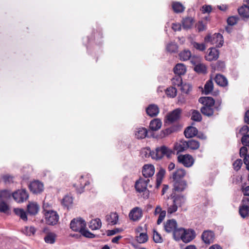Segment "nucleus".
I'll return each mask as SVG.
<instances>
[{
	"mask_svg": "<svg viewBox=\"0 0 249 249\" xmlns=\"http://www.w3.org/2000/svg\"><path fill=\"white\" fill-rule=\"evenodd\" d=\"M198 102L202 105L200 109L201 113L207 117H211L218 115V112L221 109V101H218L215 103V100L212 97H201Z\"/></svg>",
	"mask_w": 249,
	"mask_h": 249,
	"instance_id": "nucleus-1",
	"label": "nucleus"
},
{
	"mask_svg": "<svg viewBox=\"0 0 249 249\" xmlns=\"http://www.w3.org/2000/svg\"><path fill=\"white\" fill-rule=\"evenodd\" d=\"M149 152V156H151L153 159L160 160L163 157L165 156L167 158H170L173 153V151L168 147L165 145H162L158 147L155 151H151L150 148H147Z\"/></svg>",
	"mask_w": 249,
	"mask_h": 249,
	"instance_id": "nucleus-2",
	"label": "nucleus"
},
{
	"mask_svg": "<svg viewBox=\"0 0 249 249\" xmlns=\"http://www.w3.org/2000/svg\"><path fill=\"white\" fill-rule=\"evenodd\" d=\"M150 179L147 178V179H143L142 178H140L139 180H137L135 187L137 192L140 193H143V197L144 199H147L149 196V191L147 189V187L150 188L152 187V184H149Z\"/></svg>",
	"mask_w": 249,
	"mask_h": 249,
	"instance_id": "nucleus-3",
	"label": "nucleus"
},
{
	"mask_svg": "<svg viewBox=\"0 0 249 249\" xmlns=\"http://www.w3.org/2000/svg\"><path fill=\"white\" fill-rule=\"evenodd\" d=\"M171 198L172 202L167 209V213L169 214L175 213L178 210V206H181L184 202V197L183 196L174 195L171 196Z\"/></svg>",
	"mask_w": 249,
	"mask_h": 249,
	"instance_id": "nucleus-4",
	"label": "nucleus"
},
{
	"mask_svg": "<svg viewBox=\"0 0 249 249\" xmlns=\"http://www.w3.org/2000/svg\"><path fill=\"white\" fill-rule=\"evenodd\" d=\"M44 215L47 224L53 226L58 223L59 217L56 212L52 210L46 211Z\"/></svg>",
	"mask_w": 249,
	"mask_h": 249,
	"instance_id": "nucleus-5",
	"label": "nucleus"
},
{
	"mask_svg": "<svg viewBox=\"0 0 249 249\" xmlns=\"http://www.w3.org/2000/svg\"><path fill=\"white\" fill-rule=\"evenodd\" d=\"M239 213L243 218L248 216L249 213V198L243 197L239 207Z\"/></svg>",
	"mask_w": 249,
	"mask_h": 249,
	"instance_id": "nucleus-6",
	"label": "nucleus"
},
{
	"mask_svg": "<svg viewBox=\"0 0 249 249\" xmlns=\"http://www.w3.org/2000/svg\"><path fill=\"white\" fill-rule=\"evenodd\" d=\"M178 161L186 167L192 166L194 163V158L189 154L178 155Z\"/></svg>",
	"mask_w": 249,
	"mask_h": 249,
	"instance_id": "nucleus-7",
	"label": "nucleus"
},
{
	"mask_svg": "<svg viewBox=\"0 0 249 249\" xmlns=\"http://www.w3.org/2000/svg\"><path fill=\"white\" fill-rule=\"evenodd\" d=\"M143 213L142 209L136 207L133 208L129 213V217L133 221H138L142 217Z\"/></svg>",
	"mask_w": 249,
	"mask_h": 249,
	"instance_id": "nucleus-8",
	"label": "nucleus"
},
{
	"mask_svg": "<svg viewBox=\"0 0 249 249\" xmlns=\"http://www.w3.org/2000/svg\"><path fill=\"white\" fill-rule=\"evenodd\" d=\"M13 197L17 202H23L28 198V194L24 189L18 190L13 193Z\"/></svg>",
	"mask_w": 249,
	"mask_h": 249,
	"instance_id": "nucleus-9",
	"label": "nucleus"
},
{
	"mask_svg": "<svg viewBox=\"0 0 249 249\" xmlns=\"http://www.w3.org/2000/svg\"><path fill=\"white\" fill-rule=\"evenodd\" d=\"M215 238L214 233L210 230L204 231L201 235V239L205 244L210 245L213 242Z\"/></svg>",
	"mask_w": 249,
	"mask_h": 249,
	"instance_id": "nucleus-10",
	"label": "nucleus"
},
{
	"mask_svg": "<svg viewBox=\"0 0 249 249\" xmlns=\"http://www.w3.org/2000/svg\"><path fill=\"white\" fill-rule=\"evenodd\" d=\"M85 221L80 217H79V223L81 224H83V226L82 225L81 228L79 230V232L83 236L88 238H93L96 237V235L93 234L90 232L87 229L85 228L86 223Z\"/></svg>",
	"mask_w": 249,
	"mask_h": 249,
	"instance_id": "nucleus-11",
	"label": "nucleus"
},
{
	"mask_svg": "<svg viewBox=\"0 0 249 249\" xmlns=\"http://www.w3.org/2000/svg\"><path fill=\"white\" fill-rule=\"evenodd\" d=\"M181 113V109L179 108L174 110L167 115V121L170 123L177 121L180 117Z\"/></svg>",
	"mask_w": 249,
	"mask_h": 249,
	"instance_id": "nucleus-12",
	"label": "nucleus"
},
{
	"mask_svg": "<svg viewBox=\"0 0 249 249\" xmlns=\"http://www.w3.org/2000/svg\"><path fill=\"white\" fill-rule=\"evenodd\" d=\"M29 189L34 194L41 193L43 190V184L38 180L32 181L29 186Z\"/></svg>",
	"mask_w": 249,
	"mask_h": 249,
	"instance_id": "nucleus-13",
	"label": "nucleus"
},
{
	"mask_svg": "<svg viewBox=\"0 0 249 249\" xmlns=\"http://www.w3.org/2000/svg\"><path fill=\"white\" fill-rule=\"evenodd\" d=\"M177 227V222L174 219L167 220L164 223V229L167 233H173Z\"/></svg>",
	"mask_w": 249,
	"mask_h": 249,
	"instance_id": "nucleus-14",
	"label": "nucleus"
},
{
	"mask_svg": "<svg viewBox=\"0 0 249 249\" xmlns=\"http://www.w3.org/2000/svg\"><path fill=\"white\" fill-rule=\"evenodd\" d=\"M196 236V232L194 230H186L185 233L183 234L182 241L184 243H188L195 239Z\"/></svg>",
	"mask_w": 249,
	"mask_h": 249,
	"instance_id": "nucleus-15",
	"label": "nucleus"
},
{
	"mask_svg": "<svg viewBox=\"0 0 249 249\" xmlns=\"http://www.w3.org/2000/svg\"><path fill=\"white\" fill-rule=\"evenodd\" d=\"M155 173V167L153 165H144L142 168V174L145 178L152 177Z\"/></svg>",
	"mask_w": 249,
	"mask_h": 249,
	"instance_id": "nucleus-16",
	"label": "nucleus"
},
{
	"mask_svg": "<svg viewBox=\"0 0 249 249\" xmlns=\"http://www.w3.org/2000/svg\"><path fill=\"white\" fill-rule=\"evenodd\" d=\"M219 52L215 48H211L208 50V54L205 56V59L209 61L216 60L219 57Z\"/></svg>",
	"mask_w": 249,
	"mask_h": 249,
	"instance_id": "nucleus-17",
	"label": "nucleus"
},
{
	"mask_svg": "<svg viewBox=\"0 0 249 249\" xmlns=\"http://www.w3.org/2000/svg\"><path fill=\"white\" fill-rule=\"evenodd\" d=\"M90 177L89 175L87 174L84 176H81L80 178V188H79V193H81L84 192V188L90 184Z\"/></svg>",
	"mask_w": 249,
	"mask_h": 249,
	"instance_id": "nucleus-18",
	"label": "nucleus"
},
{
	"mask_svg": "<svg viewBox=\"0 0 249 249\" xmlns=\"http://www.w3.org/2000/svg\"><path fill=\"white\" fill-rule=\"evenodd\" d=\"M186 171L182 168L177 169L176 171L173 173L172 178L173 181L183 180V178L186 175Z\"/></svg>",
	"mask_w": 249,
	"mask_h": 249,
	"instance_id": "nucleus-19",
	"label": "nucleus"
},
{
	"mask_svg": "<svg viewBox=\"0 0 249 249\" xmlns=\"http://www.w3.org/2000/svg\"><path fill=\"white\" fill-rule=\"evenodd\" d=\"M174 189L175 191L181 192L183 191L187 187V181L185 180H178V181L173 182Z\"/></svg>",
	"mask_w": 249,
	"mask_h": 249,
	"instance_id": "nucleus-20",
	"label": "nucleus"
},
{
	"mask_svg": "<svg viewBox=\"0 0 249 249\" xmlns=\"http://www.w3.org/2000/svg\"><path fill=\"white\" fill-rule=\"evenodd\" d=\"M159 107L155 104L150 105L146 108L147 114L152 117L156 116L159 114Z\"/></svg>",
	"mask_w": 249,
	"mask_h": 249,
	"instance_id": "nucleus-21",
	"label": "nucleus"
},
{
	"mask_svg": "<svg viewBox=\"0 0 249 249\" xmlns=\"http://www.w3.org/2000/svg\"><path fill=\"white\" fill-rule=\"evenodd\" d=\"M223 36L220 33H215L213 35L212 44L215 45L216 47L220 48L223 44Z\"/></svg>",
	"mask_w": 249,
	"mask_h": 249,
	"instance_id": "nucleus-22",
	"label": "nucleus"
},
{
	"mask_svg": "<svg viewBox=\"0 0 249 249\" xmlns=\"http://www.w3.org/2000/svg\"><path fill=\"white\" fill-rule=\"evenodd\" d=\"M214 81L215 83L220 87H225L227 86L228 84V81L226 77L220 74L216 75L214 78Z\"/></svg>",
	"mask_w": 249,
	"mask_h": 249,
	"instance_id": "nucleus-23",
	"label": "nucleus"
},
{
	"mask_svg": "<svg viewBox=\"0 0 249 249\" xmlns=\"http://www.w3.org/2000/svg\"><path fill=\"white\" fill-rule=\"evenodd\" d=\"M197 129L194 126L187 127L184 131V134L187 138H191L197 135Z\"/></svg>",
	"mask_w": 249,
	"mask_h": 249,
	"instance_id": "nucleus-24",
	"label": "nucleus"
},
{
	"mask_svg": "<svg viewBox=\"0 0 249 249\" xmlns=\"http://www.w3.org/2000/svg\"><path fill=\"white\" fill-rule=\"evenodd\" d=\"M118 215L117 213H111L106 216V219L108 224L114 225L117 223L118 221Z\"/></svg>",
	"mask_w": 249,
	"mask_h": 249,
	"instance_id": "nucleus-25",
	"label": "nucleus"
},
{
	"mask_svg": "<svg viewBox=\"0 0 249 249\" xmlns=\"http://www.w3.org/2000/svg\"><path fill=\"white\" fill-rule=\"evenodd\" d=\"M39 207L36 203L30 202L27 205V212L31 215H36L38 212Z\"/></svg>",
	"mask_w": 249,
	"mask_h": 249,
	"instance_id": "nucleus-26",
	"label": "nucleus"
},
{
	"mask_svg": "<svg viewBox=\"0 0 249 249\" xmlns=\"http://www.w3.org/2000/svg\"><path fill=\"white\" fill-rule=\"evenodd\" d=\"M185 229L183 228H176L173 232V236L176 241H179L182 239L183 234L185 233Z\"/></svg>",
	"mask_w": 249,
	"mask_h": 249,
	"instance_id": "nucleus-27",
	"label": "nucleus"
},
{
	"mask_svg": "<svg viewBox=\"0 0 249 249\" xmlns=\"http://www.w3.org/2000/svg\"><path fill=\"white\" fill-rule=\"evenodd\" d=\"M162 123L160 119L156 118L151 121L149 128L153 131H157L160 128Z\"/></svg>",
	"mask_w": 249,
	"mask_h": 249,
	"instance_id": "nucleus-28",
	"label": "nucleus"
},
{
	"mask_svg": "<svg viewBox=\"0 0 249 249\" xmlns=\"http://www.w3.org/2000/svg\"><path fill=\"white\" fill-rule=\"evenodd\" d=\"M102 222L99 218L92 219L89 223V227L92 230H96L100 229Z\"/></svg>",
	"mask_w": 249,
	"mask_h": 249,
	"instance_id": "nucleus-29",
	"label": "nucleus"
},
{
	"mask_svg": "<svg viewBox=\"0 0 249 249\" xmlns=\"http://www.w3.org/2000/svg\"><path fill=\"white\" fill-rule=\"evenodd\" d=\"M186 71L185 66L182 64L178 63L174 68V71L175 74L182 75H184Z\"/></svg>",
	"mask_w": 249,
	"mask_h": 249,
	"instance_id": "nucleus-30",
	"label": "nucleus"
},
{
	"mask_svg": "<svg viewBox=\"0 0 249 249\" xmlns=\"http://www.w3.org/2000/svg\"><path fill=\"white\" fill-rule=\"evenodd\" d=\"M165 171L163 169H160L159 172L157 174V178L156 180V185L155 187L157 189H158L159 187L160 186L162 181L163 178L165 175Z\"/></svg>",
	"mask_w": 249,
	"mask_h": 249,
	"instance_id": "nucleus-31",
	"label": "nucleus"
},
{
	"mask_svg": "<svg viewBox=\"0 0 249 249\" xmlns=\"http://www.w3.org/2000/svg\"><path fill=\"white\" fill-rule=\"evenodd\" d=\"M188 148L187 142L186 141H181L180 143H177L175 145V149L178 153L183 152Z\"/></svg>",
	"mask_w": 249,
	"mask_h": 249,
	"instance_id": "nucleus-32",
	"label": "nucleus"
},
{
	"mask_svg": "<svg viewBox=\"0 0 249 249\" xmlns=\"http://www.w3.org/2000/svg\"><path fill=\"white\" fill-rule=\"evenodd\" d=\"M194 23V19L192 17H186L182 19V23L183 28L186 29L192 27Z\"/></svg>",
	"mask_w": 249,
	"mask_h": 249,
	"instance_id": "nucleus-33",
	"label": "nucleus"
},
{
	"mask_svg": "<svg viewBox=\"0 0 249 249\" xmlns=\"http://www.w3.org/2000/svg\"><path fill=\"white\" fill-rule=\"evenodd\" d=\"M238 12L239 15L243 18H249V9L246 5H242L238 9Z\"/></svg>",
	"mask_w": 249,
	"mask_h": 249,
	"instance_id": "nucleus-34",
	"label": "nucleus"
},
{
	"mask_svg": "<svg viewBox=\"0 0 249 249\" xmlns=\"http://www.w3.org/2000/svg\"><path fill=\"white\" fill-rule=\"evenodd\" d=\"M172 8L175 13H182L185 10L184 6L179 2H173L172 4Z\"/></svg>",
	"mask_w": 249,
	"mask_h": 249,
	"instance_id": "nucleus-35",
	"label": "nucleus"
},
{
	"mask_svg": "<svg viewBox=\"0 0 249 249\" xmlns=\"http://www.w3.org/2000/svg\"><path fill=\"white\" fill-rule=\"evenodd\" d=\"M56 234L53 232H48L44 237V241L46 243L53 244L56 240Z\"/></svg>",
	"mask_w": 249,
	"mask_h": 249,
	"instance_id": "nucleus-36",
	"label": "nucleus"
},
{
	"mask_svg": "<svg viewBox=\"0 0 249 249\" xmlns=\"http://www.w3.org/2000/svg\"><path fill=\"white\" fill-rule=\"evenodd\" d=\"M147 134V130L145 128L141 127L137 129L135 132V136L138 139H142L146 137Z\"/></svg>",
	"mask_w": 249,
	"mask_h": 249,
	"instance_id": "nucleus-37",
	"label": "nucleus"
},
{
	"mask_svg": "<svg viewBox=\"0 0 249 249\" xmlns=\"http://www.w3.org/2000/svg\"><path fill=\"white\" fill-rule=\"evenodd\" d=\"M179 59L181 61H187L191 57V53L188 50H184L179 53Z\"/></svg>",
	"mask_w": 249,
	"mask_h": 249,
	"instance_id": "nucleus-38",
	"label": "nucleus"
},
{
	"mask_svg": "<svg viewBox=\"0 0 249 249\" xmlns=\"http://www.w3.org/2000/svg\"><path fill=\"white\" fill-rule=\"evenodd\" d=\"M213 82L211 79L208 80L204 85V93L208 95L213 90Z\"/></svg>",
	"mask_w": 249,
	"mask_h": 249,
	"instance_id": "nucleus-39",
	"label": "nucleus"
},
{
	"mask_svg": "<svg viewBox=\"0 0 249 249\" xmlns=\"http://www.w3.org/2000/svg\"><path fill=\"white\" fill-rule=\"evenodd\" d=\"M73 198L69 196H65L61 201V204L65 207L69 209V207L72 204Z\"/></svg>",
	"mask_w": 249,
	"mask_h": 249,
	"instance_id": "nucleus-40",
	"label": "nucleus"
},
{
	"mask_svg": "<svg viewBox=\"0 0 249 249\" xmlns=\"http://www.w3.org/2000/svg\"><path fill=\"white\" fill-rule=\"evenodd\" d=\"M191 119L194 121L199 122L202 120V116L197 110H192Z\"/></svg>",
	"mask_w": 249,
	"mask_h": 249,
	"instance_id": "nucleus-41",
	"label": "nucleus"
},
{
	"mask_svg": "<svg viewBox=\"0 0 249 249\" xmlns=\"http://www.w3.org/2000/svg\"><path fill=\"white\" fill-rule=\"evenodd\" d=\"M187 142L188 145V148L191 149L196 150L198 149L200 146L199 142L196 140L192 139Z\"/></svg>",
	"mask_w": 249,
	"mask_h": 249,
	"instance_id": "nucleus-42",
	"label": "nucleus"
},
{
	"mask_svg": "<svg viewBox=\"0 0 249 249\" xmlns=\"http://www.w3.org/2000/svg\"><path fill=\"white\" fill-rule=\"evenodd\" d=\"M172 84L174 86L178 87H180L182 84V79L181 75H175V76L171 79Z\"/></svg>",
	"mask_w": 249,
	"mask_h": 249,
	"instance_id": "nucleus-43",
	"label": "nucleus"
},
{
	"mask_svg": "<svg viewBox=\"0 0 249 249\" xmlns=\"http://www.w3.org/2000/svg\"><path fill=\"white\" fill-rule=\"evenodd\" d=\"M15 214L19 216L24 221L27 220V217L25 212L22 209L16 208L14 210Z\"/></svg>",
	"mask_w": 249,
	"mask_h": 249,
	"instance_id": "nucleus-44",
	"label": "nucleus"
},
{
	"mask_svg": "<svg viewBox=\"0 0 249 249\" xmlns=\"http://www.w3.org/2000/svg\"><path fill=\"white\" fill-rule=\"evenodd\" d=\"M178 49V46L175 43L171 42L166 46V50L171 53H176Z\"/></svg>",
	"mask_w": 249,
	"mask_h": 249,
	"instance_id": "nucleus-45",
	"label": "nucleus"
},
{
	"mask_svg": "<svg viewBox=\"0 0 249 249\" xmlns=\"http://www.w3.org/2000/svg\"><path fill=\"white\" fill-rule=\"evenodd\" d=\"M136 240L139 243H144L147 242L148 237L146 233L142 232L139 234V235L136 236Z\"/></svg>",
	"mask_w": 249,
	"mask_h": 249,
	"instance_id": "nucleus-46",
	"label": "nucleus"
},
{
	"mask_svg": "<svg viewBox=\"0 0 249 249\" xmlns=\"http://www.w3.org/2000/svg\"><path fill=\"white\" fill-rule=\"evenodd\" d=\"M194 70L198 73H205L207 71V68L204 64H198L196 65Z\"/></svg>",
	"mask_w": 249,
	"mask_h": 249,
	"instance_id": "nucleus-47",
	"label": "nucleus"
},
{
	"mask_svg": "<svg viewBox=\"0 0 249 249\" xmlns=\"http://www.w3.org/2000/svg\"><path fill=\"white\" fill-rule=\"evenodd\" d=\"M36 231V230L35 227L33 226L30 227H25L23 232L24 233L28 236L33 235L35 234Z\"/></svg>",
	"mask_w": 249,
	"mask_h": 249,
	"instance_id": "nucleus-48",
	"label": "nucleus"
},
{
	"mask_svg": "<svg viewBox=\"0 0 249 249\" xmlns=\"http://www.w3.org/2000/svg\"><path fill=\"white\" fill-rule=\"evenodd\" d=\"M180 86L182 92L186 94H188L192 89L191 85L188 83L182 84Z\"/></svg>",
	"mask_w": 249,
	"mask_h": 249,
	"instance_id": "nucleus-49",
	"label": "nucleus"
},
{
	"mask_svg": "<svg viewBox=\"0 0 249 249\" xmlns=\"http://www.w3.org/2000/svg\"><path fill=\"white\" fill-rule=\"evenodd\" d=\"M247 146L244 145V146L242 147L240 149V156L241 157H244V163H245V161L246 158L249 157V154H247L248 148L247 147Z\"/></svg>",
	"mask_w": 249,
	"mask_h": 249,
	"instance_id": "nucleus-50",
	"label": "nucleus"
},
{
	"mask_svg": "<svg viewBox=\"0 0 249 249\" xmlns=\"http://www.w3.org/2000/svg\"><path fill=\"white\" fill-rule=\"evenodd\" d=\"M177 89L174 87H170L167 89L166 90V94L167 96L170 97H174L177 95Z\"/></svg>",
	"mask_w": 249,
	"mask_h": 249,
	"instance_id": "nucleus-51",
	"label": "nucleus"
},
{
	"mask_svg": "<svg viewBox=\"0 0 249 249\" xmlns=\"http://www.w3.org/2000/svg\"><path fill=\"white\" fill-rule=\"evenodd\" d=\"M70 229L75 232L78 231V218H73L70 224Z\"/></svg>",
	"mask_w": 249,
	"mask_h": 249,
	"instance_id": "nucleus-52",
	"label": "nucleus"
},
{
	"mask_svg": "<svg viewBox=\"0 0 249 249\" xmlns=\"http://www.w3.org/2000/svg\"><path fill=\"white\" fill-rule=\"evenodd\" d=\"M153 240L155 243H161L163 241L162 238L160 234L156 230L153 231Z\"/></svg>",
	"mask_w": 249,
	"mask_h": 249,
	"instance_id": "nucleus-53",
	"label": "nucleus"
},
{
	"mask_svg": "<svg viewBox=\"0 0 249 249\" xmlns=\"http://www.w3.org/2000/svg\"><path fill=\"white\" fill-rule=\"evenodd\" d=\"M239 19L237 16H231L228 18L227 23L230 25H234L236 24Z\"/></svg>",
	"mask_w": 249,
	"mask_h": 249,
	"instance_id": "nucleus-54",
	"label": "nucleus"
},
{
	"mask_svg": "<svg viewBox=\"0 0 249 249\" xmlns=\"http://www.w3.org/2000/svg\"><path fill=\"white\" fill-rule=\"evenodd\" d=\"M243 164L241 159L236 160L233 163V168L236 171L240 169L241 166Z\"/></svg>",
	"mask_w": 249,
	"mask_h": 249,
	"instance_id": "nucleus-55",
	"label": "nucleus"
},
{
	"mask_svg": "<svg viewBox=\"0 0 249 249\" xmlns=\"http://www.w3.org/2000/svg\"><path fill=\"white\" fill-rule=\"evenodd\" d=\"M9 209L8 205L3 201L0 202V212L7 213Z\"/></svg>",
	"mask_w": 249,
	"mask_h": 249,
	"instance_id": "nucleus-56",
	"label": "nucleus"
},
{
	"mask_svg": "<svg viewBox=\"0 0 249 249\" xmlns=\"http://www.w3.org/2000/svg\"><path fill=\"white\" fill-rule=\"evenodd\" d=\"M123 231V229L122 228H115L113 230H107V236H112L117 233L121 232Z\"/></svg>",
	"mask_w": 249,
	"mask_h": 249,
	"instance_id": "nucleus-57",
	"label": "nucleus"
},
{
	"mask_svg": "<svg viewBox=\"0 0 249 249\" xmlns=\"http://www.w3.org/2000/svg\"><path fill=\"white\" fill-rule=\"evenodd\" d=\"M193 46L196 49L201 51H203L206 49L205 45L203 43H198L195 42L193 43Z\"/></svg>",
	"mask_w": 249,
	"mask_h": 249,
	"instance_id": "nucleus-58",
	"label": "nucleus"
},
{
	"mask_svg": "<svg viewBox=\"0 0 249 249\" xmlns=\"http://www.w3.org/2000/svg\"><path fill=\"white\" fill-rule=\"evenodd\" d=\"M212 10V7L210 5H204L201 8L202 13L203 14L205 13H210L211 12Z\"/></svg>",
	"mask_w": 249,
	"mask_h": 249,
	"instance_id": "nucleus-59",
	"label": "nucleus"
},
{
	"mask_svg": "<svg viewBox=\"0 0 249 249\" xmlns=\"http://www.w3.org/2000/svg\"><path fill=\"white\" fill-rule=\"evenodd\" d=\"M166 213L165 211H163V212H162L161 213L159 214V216L157 221V224L158 225L160 224L161 222L163 221L166 216Z\"/></svg>",
	"mask_w": 249,
	"mask_h": 249,
	"instance_id": "nucleus-60",
	"label": "nucleus"
},
{
	"mask_svg": "<svg viewBox=\"0 0 249 249\" xmlns=\"http://www.w3.org/2000/svg\"><path fill=\"white\" fill-rule=\"evenodd\" d=\"M172 132V130L171 128H166L164 130H162L160 132V136L161 138L165 137L169 134H170Z\"/></svg>",
	"mask_w": 249,
	"mask_h": 249,
	"instance_id": "nucleus-61",
	"label": "nucleus"
},
{
	"mask_svg": "<svg viewBox=\"0 0 249 249\" xmlns=\"http://www.w3.org/2000/svg\"><path fill=\"white\" fill-rule=\"evenodd\" d=\"M102 34L100 30H94L92 31V37L94 39L102 37Z\"/></svg>",
	"mask_w": 249,
	"mask_h": 249,
	"instance_id": "nucleus-62",
	"label": "nucleus"
},
{
	"mask_svg": "<svg viewBox=\"0 0 249 249\" xmlns=\"http://www.w3.org/2000/svg\"><path fill=\"white\" fill-rule=\"evenodd\" d=\"M196 27L199 32L203 31L206 29V25L201 21H198Z\"/></svg>",
	"mask_w": 249,
	"mask_h": 249,
	"instance_id": "nucleus-63",
	"label": "nucleus"
},
{
	"mask_svg": "<svg viewBox=\"0 0 249 249\" xmlns=\"http://www.w3.org/2000/svg\"><path fill=\"white\" fill-rule=\"evenodd\" d=\"M3 179L5 183H10L13 182V177L9 175H5L3 177Z\"/></svg>",
	"mask_w": 249,
	"mask_h": 249,
	"instance_id": "nucleus-64",
	"label": "nucleus"
}]
</instances>
